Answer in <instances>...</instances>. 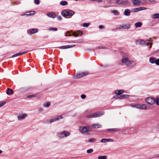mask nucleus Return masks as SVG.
<instances>
[{
	"mask_svg": "<svg viewBox=\"0 0 159 159\" xmlns=\"http://www.w3.org/2000/svg\"><path fill=\"white\" fill-rule=\"evenodd\" d=\"M112 12L115 15H117L118 14V11L116 10H114L112 11Z\"/></svg>",
	"mask_w": 159,
	"mask_h": 159,
	"instance_id": "46",
	"label": "nucleus"
},
{
	"mask_svg": "<svg viewBox=\"0 0 159 159\" xmlns=\"http://www.w3.org/2000/svg\"><path fill=\"white\" fill-rule=\"evenodd\" d=\"M28 34L30 33L31 34H34L38 32V30L37 29H31L27 30Z\"/></svg>",
	"mask_w": 159,
	"mask_h": 159,
	"instance_id": "14",
	"label": "nucleus"
},
{
	"mask_svg": "<svg viewBox=\"0 0 159 159\" xmlns=\"http://www.w3.org/2000/svg\"><path fill=\"white\" fill-rule=\"evenodd\" d=\"M129 96V95L123 94L120 96V99H124L128 98Z\"/></svg>",
	"mask_w": 159,
	"mask_h": 159,
	"instance_id": "26",
	"label": "nucleus"
},
{
	"mask_svg": "<svg viewBox=\"0 0 159 159\" xmlns=\"http://www.w3.org/2000/svg\"><path fill=\"white\" fill-rule=\"evenodd\" d=\"M132 107L141 110L147 109L146 106L145 104H136L132 105Z\"/></svg>",
	"mask_w": 159,
	"mask_h": 159,
	"instance_id": "9",
	"label": "nucleus"
},
{
	"mask_svg": "<svg viewBox=\"0 0 159 159\" xmlns=\"http://www.w3.org/2000/svg\"><path fill=\"white\" fill-rule=\"evenodd\" d=\"M84 40L83 39H81V41H78L77 40H74V41H70V43H81Z\"/></svg>",
	"mask_w": 159,
	"mask_h": 159,
	"instance_id": "30",
	"label": "nucleus"
},
{
	"mask_svg": "<svg viewBox=\"0 0 159 159\" xmlns=\"http://www.w3.org/2000/svg\"><path fill=\"white\" fill-rule=\"evenodd\" d=\"M90 23H84L83 24V26L84 27H87L90 25Z\"/></svg>",
	"mask_w": 159,
	"mask_h": 159,
	"instance_id": "37",
	"label": "nucleus"
},
{
	"mask_svg": "<svg viewBox=\"0 0 159 159\" xmlns=\"http://www.w3.org/2000/svg\"><path fill=\"white\" fill-rule=\"evenodd\" d=\"M157 128L159 129V124L157 126Z\"/></svg>",
	"mask_w": 159,
	"mask_h": 159,
	"instance_id": "58",
	"label": "nucleus"
},
{
	"mask_svg": "<svg viewBox=\"0 0 159 159\" xmlns=\"http://www.w3.org/2000/svg\"><path fill=\"white\" fill-rule=\"evenodd\" d=\"M27 116V115L25 113H20L17 116L18 120H21L25 119Z\"/></svg>",
	"mask_w": 159,
	"mask_h": 159,
	"instance_id": "11",
	"label": "nucleus"
},
{
	"mask_svg": "<svg viewBox=\"0 0 159 159\" xmlns=\"http://www.w3.org/2000/svg\"><path fill=\"white\" fill-rule=\"evenodd\" d=\"M50 105V103L49 102H47L44 104L43 106L45 107H48Z\"/></svg>",
	"mask_w": 159,
	"mask_h": 159,
	"instance_id": "29",
	"label": "nucleus"
},
{
	"mask_svg": "<svg viewBox=\"0 0 159 159\" xmlns=\"http://www.w3.org/2000/svg\"><path fill=\"white\" fill-rule=\"evenodd\" d=\"M74 36L77 37L78 36H81L82 35L81 32L78 31L73 34Z\"/></svg>",
	"mask_w": 159,
	"mask_h": 159,
	"instance_id": "21",
	"label": "nucleus"
},
{
	"mask_svg": "<svg viewBox=\"0 0 159 159\" xmlns=\"http://www.w3.org/2000/svg\"><path fill=\"white\" fill-rule=\"evenodd\" d=\"M47 15L49 17L53 18H54L57 16L55 14L52 12L48 13L47 14Z\"/></svg>",
	"mask_w": 159,
	"mask_h": 159,
	"instance_id": "16",
	"label": "nucleus"
},
{
	"mask_svg": "<svg viewBox=\"0 0 159 159\" xmlns=\"http://www.w3.org/2000/svg\"><path fill=\"white\" fill-rule=\"evenodd\" d=\"M96 140L95 139L92 138L89 139V142H93L95 141Z\"/></svg>",
	"mask_w": 159,
	"mask_h": 159,
	"instance_id": "39",
	"label": "nucleus"
},
{
	"mask_svg": "<svg viewBox=\"0 0 159 159\" xmlns=\"http://www.w3.org/2000/svg\"><path fill=\"white\" fill-rule=\"evenodd\" d=\"M81 97L82 99H84L86 98V96L84 94H83L81 95Z\"/></svg>",
	"mask_w": 159,
	"mask_h": 159,
	"instance_id": "47",
	"label": "nucleus"
},
{
	"mask_svg": "<svg viewBox=\"0 0 159 159\" xmlns=\"http://www.w3.org/2000/svg\"><path fill=\"white\" fill-rule=\"evenodd\" d=\"M75 13V12L74 11L69 9L65 10L61 12L62 15L64 17L68 16H71L73 15Z\"/></svg>",
	"mask_w": 159,
	"mask_h": 159,
	"instance_id": "2",
	"label": "nucleus"
},
{
	"mask_svg": "<svg viewBox=\"0 0 159 159\" xmlns=\"http://www.w3.org/2000/svg\"><path fill=\"white\" fill-rule=\"evenodd\" d=\"M57 19L59 20H61V16H59L57 17Z\"/></svg>",
	"mask_w": 159,
	"mask_h": 159,
	"instance_id": "54",
	"label": "nucleus"
},
{
	"mask_svg": "<svg viewBox=\"0 0 159 159\" xmlns=\"http://www.w3.org/2000/svg\"><path fill=\"white\" fill-rule=\"evenodd\" d=\"M130 25L129 24H127L120 25L119 28L123 29H128L130 28Z\"/></svg>",
	"mask_w": 159,
	"mask_h": 159,
	"instance_id": "13",
	"label": "nucleus"
},
{
	"mask_svg": "<svg viewBox=\"0 0 159 159\" xmlns=\"http://www.w3.org/2000/svg\"><path fill=\"white\" fill-rule=\"evenodd\" d=\"M98 159H106L107 157L105 156H99L98 157Z\"/></svg>",
	"mask_w": 159,
	"mask_h": 159,
	"instance_id": "33",
	"label": "nucleus"
},
{
	"mask_svg": "<svg viewBox=\"0 0 159 159\" xmlns=\"http://www.w3.org/2000/svg\"><path fill=\"white\" fill-rule=\"evenodd\" d=\"M89 74V72L88 71L82 72L80 73L77 74H76L74 76V78L75 79L79 78L82 77H83L85 76H86L88 75Z\"/></svg>",
	"mask_w": 159,
	"mask_h": 159,
	"instance_id": "6",
	"label": "nucleus"
},
{
	"mask_svg": "<svg viewBox=\"0 0 159 159\" xmlns=\"http://www.w3.org/2000/svg\"><path fill=\"white\" fill-rule=\"evenodd\" d=\"M53 122H54V121H53V119L52 120L51 119H48L46 121V123H51Z\"/></svg>",
	"mask_w": 159,
	"mask_h": 159,
	"instance_id": "34",
	"label": "nucleus"
},
{
	"mask_svg": "<svg viewBox=\"0 0 159 159\" xmlns=\"http://www.w3.org/2000/svg\"><path fill=\"white\" fill-rule=\"evenodd\" d=\"M48 30H54L55 31L57 30V28L54 27H50Z\"/></svg>",
	"mask_w": 159,
	"mask_h": 159,
	"instance_id": "32",
	"label": "nucleus"
},
{
	"mask_svg": "<svg viewBox=\"0 0 159 159\" xmlns=\"http://www.w3.org/2000/svg\"><path fill=\"white\" fill-rule=\"evenodd\" d=\"M81 39H79V40H78V41H81Z\"/></svg>",
	"mask_w": 159,
	"mask_h": 159,
	"instance_id": "59",
	"label": "nucleus"
},
{
	"mask_svg": "<svg viewBox=\"0 0 159 159\" xmlns=\"http://www.w3.org/2000/svg\"><path fill=\"white\" fill-rule=\"evenodd\" d=\"M155 103L157 105H159V96L157 97L155 99Z\"/></svg>",
	"mask_w": 159,
	"mask_h": 159,
	"instance_id": "31",
	"label": "nucleus"
},
{
	"mask_svg": "<svg viewBox=\"0 0 159 159\" xmlns=\"http://www.w3.org/2000/svg\"><path fill=\"white\" fill-rule=\"evenodd\" d=\"M140 11L141 10H145L146 9V8L144 7H139Z\"/></svg>",
	"mask_w": 159,
	"mask_h": 159,
	"instance_id": "44",
	"label": "nucleus"
},
{
	"mask_svg": "<svg viewBox=\"0 0 159 159\" xmlns=\"http://www.w3.org/2000/svg\"><path fill=\"white\" fill-rule=\"evenodd\" d=\"M43 111V109L42 108H40L39 109V112H42Z\"/></svg>",
	"mask_w": 159,
	"mask_h": 159,
	"instance_id": "52",
	"label": "nucleus"
},
{
	"mask_svg": "<svg viewBox=\"0 0 159 159\" xmlns=\"http://www.w3.org/2000/svg\"><path fill=\"white\" fill-rule=\"evenodd\" d=\"M60 49H66L68 48V47H67V45L66 46H61L59 47Z\"/></svg>",
	"mask_w": 159,
	"mask_h": 159,
	"instance_id": "38",
	"label": "nucleus"
},
{
	"mask_svg": "<svg viewBox=\"0 0 159 159\" xmlns=\"http://www.w3.org/2000/svg\"><path fill=\"white\" fill-rule=\"evenodd\" d=\"M116 3L118 4L123 5H128L129 4V2L128 0H114Z\"/></svg>",
	"mask_w": 159,
	"mask_h": 159,
	"instance_id": "8",
	"label": "nucleus"
},
{
	"mask_svg": "<svg viewBox=\"0 0 159 159\" xmlns=\"http://www.w3.org/2000/svg\"><path fill=\"white\" fill-rule=\"evenodd\" d=\"M139 11H140L139 7L134 8L133 10V11L134 12H136Z\"/></svg>",
	"mask_w": 159,
	"mask_h": 159,
	"instance_id": "41",
	"label": "nucleus"
},
{
	"mask_svg": "<svg viewBox=\"0 0 159 159\" xmlns=\"http://www.w3.org/2000/svg\"><path fill=\"white\" fill-rule=\"evenodd\" d=\"M2 153V151L0 150V154H1Z\"/></svg>",
	"mask_w": 159,
	"mask_h": 159,
	"instance_id": "57",
	"label": "nucleus"
},
{
	"mask_svg": "<svg viewBox=\"0 0 159 159\" xmlns=\"http://www.w3.org/2000/svg\"><path fill=\"white\" fill-rule=\"evenodd\" d=\"M130 13V10L129 9H126L124 11V15L126 16H129Z\"/></svg>",
	"mask_w": 159,
	"mask_h": 159,
	"instance_id": "18",
	"label": "nucleus"
},
{
	"mask_svg": "<svg viewBox=\"0 0 159 159\" xmlns=\"http://www.w3.org/2000/svg\"><path fill=\"white\" fill-rule=\"evenodd\" d=\"M27 52L25 51V52H19V53L16 54L12 55V57H17L20 55H23L24 54L26 53Z\"/></svg>",
	"mask_w": 159,
	"mask_h": 159,
	"instance_id": "19",
	"label": "nucleus"
},
{
	"mask_svg": "<svg viewBox=\"0 0 159 159\" xmlns=\"http://www.w3.org/2000/svg\"><path fill=\"white\" fill-rule=\"evenodd\" d=\"M94 1H95L98 2H102V0H95Z\"/></svg>",
	"mask_w": 159,
	"mask_h": 159,
	"instance_id": "55",
	"label": "nucleus"
},
{
	"mask_svg": "<svg viewBox=\"0 0 159 159\" xmlns=\"http://www.w3.org/2000/svg\"><path fill=\"white\" fill-rule=\"evenodd\" d=\"M75 46V45L73 44L71 45H67V47H68V48H72L74 46Z\"/></svg>",
	"mask_w": 159,
	"mask_h": 159,
	"instance_id": "48",
	"label": "nucleus"
},
{
	"mask_svg": "<svg viewBox=\"0 0 159 159\" xmlns=\"http://www.w3.org/2000/svg\"><path fill=\"white\" fill-rule=\"evenodd\" d=\"M148 0L151 3H153L155 2L154 0Z\"/></svg>",
	"mask_w": 159,
	"mask_h": 159,
	"instance_id": "53",
	"label": "nucleus"
},
{
	"mask_svg": "<svg viewBox=\"0 0 159 159\" xmlns=\"http://www.w3.org/2000/svg\"><path fill=\"white\" fill-rule=\"evenodd\" d=\"M60 4L62 6H66L67 5L68 2L66 1H62L60 2Z\"/></svg>",
	"mask_w": 159,
	"mask_h": 159,
	"instance_id": "27",
	"label": "nucleus"
},
{
	"mask_svg": "<svg viewBox=\"0 0 159 159\" xmlns=\"http://www.w3.org/2000/svg\"><path fill=\"white\" fill-rule=\"evenodd\" d=\"M107 131H115V129H108Z\"/></svg>",
	"mask_w": 159,
	"mask_h": 159,
	"instance_id": "49",
	"label": "nucleus"
},
{
	"mask_svg": "<svg viewBox=\"0 0 159 159\" xmlns=\"http://www.w3.org/2000/svg\"><path fill=\"white\" fill-rule=\"evenodd\" d=\"M122 62L123 64L128 67H132L136 65V63L135 61H130L127 57L123 58L122 60Z\"/></svg>",
	"mask_w": 159,
	"mask_h": 159,
	"instance_id": "1",
	"label": "nucleus"
},
{
	"mask_svg": "<svg viewBox=\"0 0 159 159\" xmlns=\"http://www.w3.org/2000/svg\"><path fill=\"white\" fill-rule=\"evenodd\" d=\"M93 150L92 149H88L87 151V152L88 153H90L93 152Z\"/></svg>",
	"mask_w": 159,
	"mask_h": 159,
	"instance_id": "40",
	"label": "nucleus"
},
{
	"mask_svg": "<svg viewBox=\"0 0 159 159\" xmlns=\"http://www.w3.org/2000/svg\"><path fill=\"white\" fill-rule=\"evenodd\" d=\"M98 48L99 49H101V48H102V46H99L98 47Z\"/></svg>",
	"mask_w": 159,
	"mask_h": 159,
	"instance_id": "56",
	"label": "nucleus"
},
{
	"mask_svg": "<svg viewBox=\"0 0 159 159\" xmlns=\"http://www.w3.org/2000/svg\"><path fill=\"white\" fill-rule=\"evenodd\" d=\"M102 125L99 124L94 123L92 124V127L94 129H99L102 127Z\"/></svg>",
	"mask_w": 159,
	"mask_h": 159,
	"instance_id": "12",
	"label": "nucleus"
},
{
	"mask_svg": "<svg viewBox=\"0 0 159 159\" xmlns=\"http://www.w3.org/2000/svg\"><path fill=\"white\" fill-rule=\"evenodd\" d=\"M132 3L134 5H139L140 3V0H131Z\"/></svg>",
	"mask_w": 159,
	"mask_h": 159,
	"instance_id": "17",
	"label": "nucleus"
},
{
	"mask_svg": "<svg viewBox=\"0 0 159 159\" xmlns=\"http://www.w3.org/2000/svg\"><path fill=\"white\" fill-rule=\"evenodd\" d=\"M113 140L111 139H103L101 140L102 143H105L108 142H112Z\"/></svg>",
	"mask_w": 159,
	"mask_h": 159,
	"instance_id": "20",
	"label": "nucleus"
},
{
	"mask_svg": "<svg viewBox=\"0 0 159 159\" xmlns=\"http://www.w3.org/2000/svg\"><path fill=\"white\" fill-rule=\"evenodd\" d=\"M35 12L34 11H31L28 12H27L25 13V15H34L35 14Z\"/></svg>",
	"mask_w": 159,
	"mask_h": 159,
	"instance_id": "23",
	"label": "nucleus"
},
{
	"mask_svg": "<svg viewBox=\"0 0 159 159\" xmlns=\"http://www.w3.org/2000/svg\"><path fill=\"white\" fill-rule=\"evenodd\" d=\"M6 103V102L5 101H1L0 102V107H2Z\"/></svg>",
	"mask_w": 159,
	"mask_h": 159,
	"instance_id": "36",
	"label": "nucleus"
},
{
	"mask_svg": "<svg viewBox=\"0 0 159 159\" xmlns=\"http://www.w3.org/2000/svg\"><path fill=\"white\" fill-rule=\"evenodd\" d=\"M156 59L154 57H150L149 58V61L152 64L155 63Z\"/></svg>",
	"mask_w": 159,
	"mask_h": 159,
	"instance_id": "22",
	"label": "nucleus"
},
{
	"mask_svg": "<svg viewBox=\"0 0 159 159\" xmlns=\"http://www.w3.org/2000/svg\"><path fill=\"white\" fill-rule=\"evenodd\" d=\"M155 63L157 65H159V58L157 59L156 60Z\"/></svg>",
	"mask_w": 159,
	"mask_h": 159,
	"instance_id": "43",
	"label": "nucleus"
},
{
	"mask_svg": "<svg viewBox=\"0 0 159 159\" xmlns=\"http://www.w3.org/2000/svg\"><path fill=\"white\" fill-rule=\"evenodd\" d=\"M125 92V91L123 90H116L114 92L117 95H120L123 94Z\"/></svg>",
	"mask_w": 159,
	"mask_h": 159,
	"instance_id": "15",
	"label": "nucleus"
},
{
	"mask_svg": "<svg viewBox=\"0 0 159 159\" xmlns=\"http://www.w3.org/2000/svg\"><path fill=\"white\" fill-rule=\"evenodd\" d=\"M69 132L66 131H64L63 132L59 133L58 134V136L61 138L69 136Z\"/></svg>",
	"mask_w": 159,
	"mask_h": 159,
	"instance_id": "10",
	"label": "nucleus"
},
{
	"mask_svg": "<svg viewBox=\"0 0 159 159\" xmlns=\"http://www.w3.org/2000/svg\"><path fill=\"white\" fill-rule=\"evenodd\" d=\"M135 25L136 27H140L142 25V23L141 22H137L135 23Z\"/></svg>",
	"mask_w": 159,
	"mask_h": 159,
	"instance_id": "28",
	"label": "nucleus"
},
{
	"mask_svg": "<svg viewBox=\"0 0 159 159\" xmlns=\"http://www.w3.org/2000/svg\"><path fill=\"white\" fill-rule=\"evenodd\" d=\"M104 112L103 111H98L92 113L86 116L88 118H91L99 117L103 115Z\"/></svg>",
	"mask_w": 159,
	"mask_h": 159,
	"instance_id": "4",
	"label": "nucleus"
},
{
	"mask_svg": "<svg viewBox=\"0 0 159 159\" xmlns=\"http://www.w3.org/2000/svg\"><path fill=\"white\" fill-rule=\"evenodd\" d=\"M34 3L35 4L38 5L39 3V0H34Z\"/></svg>",
	"mask_w": 159,
	"mask_h": 159,
	"instance_id": "45",
	"label": "nucleus"
},
{
	"mask_svg": "<svg viewBox=\"0 0 159 159\" xmlns=\"http://www.w3.org/2000/svg\"><path fill=\"white\" fill-rule=\"evenodd\" d=\"M65 34L66 36H70L71 35V33L70 31H68L67 33H66Z\"/></svg>",
	"mask_w": 159,
	"mask_h": 159,
	"instance_id": "42",
	"label": "nucleus"
},
{
	"mask_svg": "<svg viewBox=\"0 0 159 159\" xmlns=\"http://www.w3.org/2000/svg\"><path fill=\"white\" fill-rule=\"evenodd\" d=\"M34 97V95H29L27 97V98H32L33 97Z\"/></svg>",
	"mask_w": 159,
	"mask_h": 159,
	"instance_id": "50",
	"label": "nucleus"
},
{
	"mask_svg": "<svg viewBox=\"0 0 159 159\" xmlns=\"http://www.w3.org/2000/svg\"><path fill=\"white\" fill-rule=\"evenodd\" d=\"M146 102L148 104L152 105L155 103V99L154 98L148 97L145 99Z\"/></svg>",
	"mask_w": 159,
	"mask_h": 159,
	"instance_id": "7",
	"label": "nucleus"
},
{
	"mask_svg": "<svg viewBox=\"0 0 159 159\" xmlns=\"http://www.w3.org/2000/svg\"><path fill=\"white\" fill-rule=\"evenodd\" d=\"M153 17L154 19L158 18H159V14L157 13L154 15Z\"/></svg>",
	"mask_w": 159,
	"mask_h": 159,
	"instance_id": "35",
	"label": "nucleus"
},
{
	"mask_svg": "<svg viewBox=\"0 0 159 159\" xmlns=\"http://www.w3.org/2000/svg\"><path fill=\"white\" fill-rule=\"evenodd\" d=\"M13 93V91L12 90L10 89L9 88H8L7 91V93L8 95H10L11 94H12Z\"/></svg>",
	"mask_w": 159,
	"mask_h": 159,
	"instance_id": "24",
	"label": "nucleus"
},
{
	"mask_svg": "<svg viewBox=\"0 0 159 159\" xmlns=\"http://www.w3.org/2000/svg\"><path fill=\"white\" fill-rule=\"evenodd\" d=\"M91 126L89 125H87L85 126H82L79 128V130L82 133L86 134L91 130Z\"/></svg>",
	"mask_w": 159,
	"mask_h": 159,
	"instance_id": "3",
	"label": "nucleus"
},
{
	"mask_svg": "<svg viewBox=\"0 0 159 159\" xmlns=\"http://www.w3.org/2000/svg\"><path fill=\"white\" fill-rule=\"evenodd\" d=\"M104 26L102 25H100L99 26V28L100 29H102L103 28H104Z\"/></svg>",
	"mask_w": 159,
	"mask_h": 159,
	"instance_id": "51",
	"label": "nucleus"
},
{
	"mask_svg": "<svg viewBox=\"0 0 159 159\" xmlns=\"http://www.w3.org/2000/svg\"><path fill=\"white\" fill-rule=\"evenodd\" d=\"M152 41L151 40H148L146 41H144L142 39H140L137 41V42L139 44H146L148 46L150 45L149 48H150L152 47Z\"/></svg>",
	"mask_w": 159,
	"mask_h": 159,
	"instance_id": "5",
	"label": "nucleus"
},
{
	"mask_svg": "<svg viewBox=\"0 0 159 159\" xmlns=\"http://www.w3.org/2000/svg\"><path fill=\"white\" fill-rule=\"evenodd\" d=\"M63 117L61 116H59L57 117L54 118L53 119V121H54L58 120L60 119H62Z\"/></svg>",
	"mask_w": 159,
	"mask_h": 159,
	"instance_id": "25",
	"label": "nucleus"
}]
</instances>
